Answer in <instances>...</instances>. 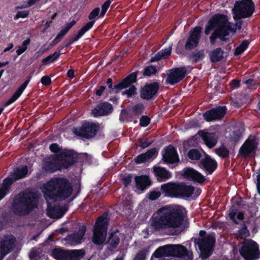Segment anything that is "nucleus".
<instances>
[{
	"label": "nucleus",
	"instance_id": "680f3d73",
	"mask_svg": "<svg viewBox=\"0 0 260 260\" xmlns=\"http://www.w3.org/2000/svg\"><path fill=\"white\" fill-rule=\"evenodd\" d=\"M230 85L233 89H238L240 86V80L237 79H233L230 81Z\"/></svg>",
	"mask_w": 260,
	"mask_h": 260
},
{
	"label": "nucleus",
	"instance_id": "4c0bfd02",
	"mask_svg": "<svg viewBox=\"0 0 260 260\" xmlns=\"http://www.w3.org/2000/svg\"><path fill=\"white\" fill-rule=\"evenodd\" d=\"M47 214L51 218H57L61 216L59 207L55 206L51 207L48 209Z\"/></svg>",
	"mask_w": 260,
	"mask_h": 260
},
{
	"label": "nucleus",
	"instance_id": "e2e57ef3",
	"mask_svg": "<svg viewBox=\"0 0 260 260\" xmlns=\"http://www.w3.org/2000/svg\"><path fill=\"white\" fill-rule=\"evenodd\" d=\"M133 176L132 174H128L122 179L123 183L125 187H127L132 182Z\"/></svg>",
	"mask_w": 260,
	"mask_h": 260
},
{
	"label": "nucleus",
	"instance_id": "f8f14e48",
	"mask_svg": "<svg viewBox=\"0 0 260 260\" xmlns=\"http://www.w3.org/2000/svg\"><path fill=\"white\" fill-rule=\"evenodd\" d=\"M99 130L98 123L85 120L80 127H74L73 133L77 136L90 139L94 137Z\"/></svg>",
	"mask_w": 260,
	"mask_h": 260
},
{
	"label": "nucleus",
	"instance_id": "49530a36",
	"mask_svg": "<svg viewBox=\"0 0 260 260\" xmlns=\"http://www.w3.org/2000/svg\"><path fill=\"white\" fill-rule=\"evenodd\" d=\"M129 87V89L124 91L122 94L126 95L127 98H132L137 94V89L135 85H132Z\"/></svg>",
	"mask_w": 260,
	"mask_h": 260
},
{
	"label": "nucleus",
	"instance_id": "bf43d9fd",
	"mask_svg": "<svg viewBox=\"0 0 260 260\" xmlns=\"http://www.w3.org/2000/svg\"><path fill=\"white\" fill-rule=\"evenodd\" d=\"M29 11L27 10L19 11L17 12L16 15L14 16V19L17 20L20 18H26L29 15Z\"/></svg>",
	"mask_w": 260,
	"mask_h": 260
},
{
	"label": "nucleus",
	"instance_id": "5fc2aeb1",
	"mask_svg": "<svg viewBox=\"0 0 260 260\" xmlns=\"http://www.w3.org/2000/svg\"><path fill=\"white\" fill-rule=\"evenodd\" d=\"M107 85L110 89V93H117L120 92L119 89H115V85H113V80L111 78H108L106 81Z\"/></svg>",
	"mask_w": 260,
	"mask_h": 260
},
{
	"label": "nucleus",
	"instance_id": "79ce46f5",
	"mask_svg": "<svg viewBox=\"0 0 260 260\" xmlns=\"http://www.w3.org/2000/svg\"><path fill=\"white\" fill-rule=\"evenodd\" d=\"M145 110V107L142 103H138L134 105L132 108V111L135 115L142 114Z\"/></svg>",
	"mask_w": 260,
	"mask_h": 260
},
{
	"label": "nucleus",
	"instance_id": "7c9ffc66",
	"mask_svg": "<svg viewBox=\"0 0 260 260\" xmlns=\"http://www.w3.org/2000/svg\"><path fill=\"white\" fill-rule=\"evenodd\" d=\"M119 231L116 229L109 233L106 243L109 244V249L113 250L117 248L120 242Z\"/></svg>",
	"mask_w": 260,
	"mask_h": 260
},
{
	"label": "nucleus",
	"instance_id": "6e6552de",
	"mask_svg": "<svg viewBox=\"0 0 260 260\" xmlns=\"http://www.w3.org/2000/svg\"><path fill=\"white\" fill-rule=\"evenodd\" d=\"M194 244L200 251V257L205 259L212 254L216 242L215 235L214 233L208 234L205 238H194Z\"/></svg>",
	"mask_w": 260,
	"mask_h": 260
},
{
	"label": "nucleus",
	"instance_id": "09e8293b",
	"mask_svg": "<svg viewBox=\"0 0 260 260\" xmlns=\"http://www.w3.org/2000/svg\"><path fill=\"white\" fill-rule=\"evenodd\" d=\"M30 43V40L28 38L24 40L22 44V45L18 47V49L16 51L17 55H20L24 52L27 49V46Z\"/></svg>",
	"mask_w": 260,
	"mask_h": 260
},
{
	"label": "nucleus",
	"instance_id": "473e14b6",
	"mask_svg": "<svg viewBox=\"0 0 260 260\" xmlns=\"http://www.w3.org/2000/svg\"><path fill=\"white\" fill-rule=\"evenodd\" d=\"M229 216L232 221L235 224H239V222L237 219L242 221L244 219V214L243 212H237V209L235 208L230 209Z\"/></svg>",
	"mask_w": 260,
	"mask_h": 260
},
{
	"label": "nucleus",
	"instance_id": "1a4fd4ad",
	"mask_svg": "<svg viewBox=\"0 0 260 260\" xmlns=\"http://www.w3.org/2000/svg\"><path fill=\"white\" fill-rule=\"evenodd\" d=\"M255 11V5L252 0L236 1L232 9L235 20L250 17Z\"/></svg>",
	"mask_w": 260,
	"mask_h": 260
},
{
	"label": "nucleus",
	"instance_id": "c85d7f7f",
	"mask_svg": "<svg viewBox=\"0 0 260 260\" xmlns=\"http://www.w3.org/2000/svg\"><path fill=\"white\" fill-rule=\"evenodd\" d=\"M153 173L159 182L166 181L172 177L171 173L168 170L161 167L154 166Z\"/></svg>",
	"mask_w": 260,
	"mask_h": 260
},
{
	"label": "nucleus",
	"instance_id": "412c9836",
	"mask_svg": "<svg viewBox=\"0 0 260 260\" xmlns=\"http://www.w3.org/2000/svg\"><path fill=\"white\" fill-rule=\"evenodd\" d=\"M162 160L166 164H173L179 161V156L176 149L170 145L164 148Z\"/></svg>",
	"mask_w": 260,
	"mask_h": 260
},
{
	"label": "nucleus",
	"instance_id": "dca6fc26",
	"mask_svg": "<svg viewBox=\"0 0 260 260\" xmlns=\"http://www.w3.org/2000/svg\"><path fill=\"white\" fill-rule=\"evenodd\" d=\"M186 73L187 70L184 67L171 69L167 77L166 82L171 85H174L182 80Z\"/></svg>",
	"mask_w": 260,
	"mask_h": 260
},
{
	"label": "nucleus",
	"instance_id": "864d4df0",
	"mask_svg": "<svg viewBox=\"0 0 260 260\" xmlns=\"http://www.w3.org/2000/svg\"><path fill=\"white\" fill-rule=\"evenodd\" d=\"M150 121L151 119L148 116L143 115L140 118L139 124L141 126L145 127L150 124Z\"/></svg>",
	"mask_w": 260,
	"mask_h": 260
},
{
	"label": "nucleus",
	"instance_id": "9d476101",
	"mask_svg": "<svg viewBox=\"0 0 260 260\" xmlns=\"http://www.w3.org/2000/svg\"><path fill=\"white\" fill-rule=\"evenodd\" d=\"M241 245L239 252L244 260H257L260 258L259 246L256 242L245 239Z\"/></svg>",
	"mask_w": 260,
	"mask_h": 260
},
{
	"label": "nucleus",
	"instance_id": "bb28decb",
	"mask_svg": "<svg viewBox=\"0 0 260 260\" xmlns=\"http://www.w3.org/2000/svg\"><path fill=\"white\" fill-rule=\"evenodd\" d=\"M158 154L157 149L155 147L150 148L146 152L137 155L134 159V161L137 164L145 163L150 160L153 157H156Z\"/></svg>",
	"mask_w": 260,
	"mask_h": 260
},
{
	"label": "nucleus",
	"instance_id": "c03bdc74",
	"mask_svg": "<svg viewBox=\"0 0 260 260\" xmlns=\"http://www.w3.org/2000/svg\"><path fill=\"white\" fill-rule=\"evenodd\" d=\"M94 24V21H89L78 31V33L81 36V37L88 31L91 29Z\"/></svg>",
	"mask_w": 260,
	"mask_h": 260
},
{
	"label": "nucleus",
	"instance_id": "a18cd8bd",
	"mask_svg": "<svg viewBox=\"0 0 260 260\" xmlns=\"http://www.w3.org/2000/svg\"><path fill=\"white\" fill-rule=\"evenodd\" d=\"M239 236L243 239L249 236V232L245 222H243L241 228L238 231Z\"/></svg>",
	"mask_w": 260,
	"mask_h": 260
},
{
	"label": "nucleus",
	"instance_id": "4d7b16f0",
	"mask_svg": "<svg viewBox=\"0 0 260 260\" xmlns=\"http://www.w3.org/2000/svg\"><path fill=\"white\" fill-rule=\"evenodd\" d=\"M50 150L53 153L58 154L64 150L57 143H52L49 146Z\"/></svg>",
	"mask_w": 260,
	"mask_h": 260
},
{
	"label": "nucleus",
	"instance_id": "aec40b11",
	"mask_svg": "<svg viewBox=\"0 0 260 260\" xmlns=\"http://www.w3.org/2000/svg\"><path fill=\"white\" fill-rule=\"evenodd\" d=\"M15 242V238L6 237L0 239V260H2L13 249Z\"/></svg>",
	"mask_w": 260,
	"mask_h": 260
},
{
	"label": "nucleus",
	"instance_id": "f257e3e1",
	"mask_svg": "<svg viewBox=\"0 0 260 260\" xmlns=\"http://www.w3.org/2000/svg\"><path fill=\"white\" fill-rule=\"evenodd\" d=\"M183 211L169 206L162 207L153 214L150 219L152 232L179 228L184 219Z\"/></svg>",
	"mask_w": 260,
	"mask_h": 260
},
{
	"label": "nucleus",
	"instance_id": "8fccbe9b",
	"mask_svg": "<svg viewBox=\"0 0 260 260\" xmlns=\"http://www.w3.org/2000/svg\"><path fill=\"white\" fill-rule=\"evenodd\" d=\"M216 151L220 157L224 158L228 157L230 154L229 150L224 146L218 148Z\"/></svg>",
	"mask_w": 260,
	"mask_h": 260
},
{
	"label": "nucleus",
	"instance_id": "2f4dec72",
	"mask_svg": "<svg viewBox=\"0 0 260 260\" xmlns=\"http://www.w3.org/2000/svg\"><path fill=\"white\" fill-rule=\"evenodd\" d=\"M170 245H166L157 248L152 254L155 258H161L163 256H171Z\"/></svg>",
	"mask_w": 260,
	"mask_h": 260
},
{
	"label": "nucleus",
	"instance_id": "e433bc0d",
	"mask_svg": "<svg viewBox=\"0 0 260 260\" xmlns=\"http://www.w3.org/2000/svg\"><path fill=\"white\" fill-rule=\"evenodd\" d=\"M205 57L204 50L202 49L199 51L193 52L189 56V58L192 61L197 62L202 60Z\"/></svg>",
	"mask_w": 260,
	"mask_h": 260
},
{
	"label": "nucleus",
	"instance_id": "f03ea898",
	"mask_svg": "<svg viewBox=\"0 0 260 260\" xmlns=\"http://www.w3.org/2000/svg\"><path fill=\"white\" fill-rule=\"evenodd\" d=\"M214 30L209 37L211 44H214L216 40L219 38L222 42L229 40L230 31L235 32L236 29L233 27V23L228 20V17L220 13L213 15L208 20L205 26V34L208 35L211 31Z\"/></svg>",
	"mask_w": 260,
	"mask_h": 260
},
{
	"label": "nucleus",
	"instance_id": "6ab92c4d",
	"mask_svg": "<svg viewBox=\"0 0 260 260\" xmlns=\"http://www.w3.org/2000/svg\"><path fill=\"white\" fill-rule=\"evenodd\" d=\"M170 251L171 256L179 258L186 257L189 260H192V252L181 245H170Z\"/></svg>",
	"mask_w": 260,
	"mask_h": 260
},
{
	"label": "nucleus",
	"instance_id": "2eb2a0df",
	"mask_svg": "<svg viewBox=\"0 0 260 260\" xmlns=\"http://www.w3.org/2000/svg\"><path fill=\"white\" fill-rule=\"evenodd\" d=\"M227 110L225 106H218L207 110L203 113V116L207 122L221 120L225 116Z\"/></svg>",
	"mask_w": 260,
	"mask_h": 260
},
{
	"label": "nucleus",
	"instance_id": "4be33fe9",
	"mask_svg": "<svg viewBox=\"0 0 260 260\" xmlns=\"http://www.w3.org/2000/svg\"><path fill=\"white\" fill-rule=\"evenodd\" d=\"M112 105L108 102H103L98 105L91 110V113L94 117L106 116L112 113Z\"/></svg>",
	"mask_w": 260,
	"mask_h": 260
},
{
	"label": "nucleus",
	"instance_id": "39448f33",
	"mask_svg": "<svg viewBox=\"0 0 260 260\" xmlns=\"http://www.w3.org/2000/svg\"><path fill=\"white\" fill-rule=\"evenodd\" d=\"M37 207V195L30 191L15 197L12 204L11 210L14 214L23 216L28 215Z\"/></svg>",
	"mask_w": 260,
	"mask_h": 260
},
{
	"label": "nucleus",
	"instance_id": "69168bd1",
	"mask_svg": "<svg viewBox=\"0 0 260 260\" xmlns=\"http://www.w3.org/2000/svg\"><path fill=\"white\" fill-rule=\"evenodd\" d=\"M64 36H63L61 33L59 32L56 37L53 39V40L51 42L50 44L51 46H53L58 43H59L61 40L62 39Z\"/></svg>",
	"mask_w": 260,
	"mask_h": 260
},
{
	"label": "nucleus",
	"instance_id": "f3484780",
	"mask_svg": "<svg viewBox=\"0 0 260 260\" xmlns=\"http://www.w3.org/2000/svg\"><path fill=\"white\" fill-rule=\"evenodd\" d=\"M181 175L187 180L192 181L199 184H203L206 178L201 173L191 168H186L181 173Z\"/></svg>",
	"mask_w": 260,
	"mask_h": 260
},
{
	"label": "nucleus",
	"instance_id": "c756f323",
	"mask_svg": "<svg viewBox=\"0 0 260 260\" xmlns=\"http://www.w3.org/2000/svg\"><path fill=\"white\" fill-rule=\"evenodd\" d=\"M135 180L137 188L141 190L150 187L152 184L149 177L147 175L136 176Z\"/></svg>",
	"mask_w": 260,
	"mask_h": 260
},
{
	"label": "nucleus",
	"instance_id": "9b49d317",
	"mask_svg": "<svg viewBox=\"0 0 260 260\" xmlns=\"http://www.w3.org/2000/svg\"><path fill=\"white\" fill-rule=\"evenodd\" d=\"M83 249L68 250L56 247L51 251V256L56 260H79L85 255Z\"/></svg>",
	"mask_w": 260,
	"mask_h": 260
},
{
	"label": "nucleus",
	"instance_id": "4468645a",
	"mask_svg": "<svg viewBox=\"0 0 260 260\" xmlns=\"http://www.w3.org/2000/svg\"><path fill=\"white\" fill-rule=\"evenodd\" d=\"M258 143L255 136L249 137L240 147L238 151V156L247 158L255 154Z\"/></svg>",
	"mask_w": 260,
	"mask_h": 260
},
{
	"label": "nucleus",
	"instance_id": "13d9d810",
	"mask_svg": "<svg viewBox=\"0 0 260 260\" xmlns=\"http://www.w3.org/2000/svg\"><path fill=\"white\" fill-rule=\"evenodd\" d=\"M244 83L247 85L248 88L251 89H256L257 86L255 80L253 79H248L244 82Z\"/></svg>",
	"mask_w": 260,
	"mask_h": 260
},
{
	"label": "nucleus",
	"instance_id": "cd10ccee",
	"mask_svg": "<svg viewBox=\"0 0 260 260\" xmlns=\"http://www.w3.org/2000/svg\"><path fill=\"white\" fill-rule=\"evenodd\" d=\"M177 197L182 198H190L193 194L195 188L191 185H187L184 182H179Z\"/></svg>",
	"mask_w": 260,
	"mask_h": 260
},
{
	"label": "nucleus",
	"instance_id": "ea45409f",
	"mask_svg": "<svg viewBox=\"0 0 260 260\" xmlns=\"http://www.w3.org/2000/svg\"><path fill=\"white\" fill-rule=\"evenodd\" d=\"M243 131L239 128L233 131L230 135L231 141L235 143L238 142L242 137Z\"/></svg>",
	"mask_w": 260,
	"mask_h": 260
},
{
	"label": "nucleus",
	"instance_id": "3c124183",
	"mask_svg": "<svg viewBox=\"0 0 260 260\" xmlns=\"http://www.w3.org/2000/svg\"><path fill=\"white\" fill-rule=\"evenodd\" d=\"M138 143L139 144V146L142 149H144L150 146L153 143V140H151L150 141H148L147 139H144V138H141L138 139Z\"/></svg>",
	"mask_w": 260,
	"mask_h": 260
},
{
	"label": "nucleus",
	"instance_id": "7ed1b4c3",
	"mask_svg": "<svg viewBox=\"0 0 260 260\" xmlns=\"http://www.w3.org/2000/svg\"><path fill=\"white\" fill-rule=\"evenodd\" d=\"M43 192L45 199L63 201L73 192L71 183L65 177H53L43 185Z\"/></svg>",
	"mask_w": 260,
	"mask_h": 260
},
{
	"label": "nucleus",
	"instance_id": "a211bd4d",
	"mask_svg": "<svg viewBox=\"0 0 260 260\" xmlns=\"http://www.w3.org/2000/svg\"><path fill=\"white\" fill-rule=\"evenodd\" d=\"M198 166L201 169L204 170L207 174H212L217 168L216 161L212 159L211 156L207 154L204 158L201 159Z\"/></svg>",
	"mask_w": 260,
	"mask_h": 260
},
{
	"label": "nucleus",
	"instance_id": "423d86ee",
	"mask_svg": "<svg viewBox=\"0 0 260 260\" xmlns=\"http://www.w3.org/2000/svg\"><path fill=\"white\" fill-rule=\"evenodd\" d=\"M28 174V167L26 165L14 168L10 175L5 178L0 184V201L10 192L11 186L18 180L25 178Z\"/></svg>",
	"mask_w": 260,
	"mask_h": 260
},
{
	"label": "nucleus",
	"instance_id": "603ef678",
	"mask_svg": "<svg viewBox=\"0 0 260 260\" xmlns=\"http://www.w3.org/2000/svg\"><path fill=\"white\" fill-rule=\"evenodd\" d=\"M100 9L99 7H96L93 9L91 12L89 13L88 18L90 21H94L95 22V18L100 14Z\"/></svg>",
	"mask_w": 260,
	"mask_h": 260
},
{
	"label": "nucleus",
	"instance_id": "6e6d98bb",
	"mask_svg": "<svg viewBox=\"0 0 260 260\" xmlns=\"http://www.w3.org/2000/svg\"><path fill=\"white\" fill-rule=\"evenodd\" d=\"M111 3V2L110 1L107 0L102 5V10H101V12L100 14V17H101V18L104 17L106 13L107 12V10H108Z\"/></svg>",
	"mask_w": 260,
	"mask_h": 260
},
{
	"label": "nucleus",
	"instance_id": "37998d69",
	"mask_svg": "<svg viewBox=\"0 0 260 260\" xmlns=\"http://www.w3.org/2000/svg\"><path fill=\"white\" fill-rule=\"evenodd\" d=\"M199 43V41L189 36L186 42L185 48L186 50H190L196 47L198 45Z\"/></svg>",
	"mask_w": 260,
	"mask_h": 260
},
{
	"label": "nucleus",
	"instance_id": "58836bf2",
	"mask_svg": "<svg viewBox=\"0 0 260 260\" xmlns=\"http://www.w3.org/2000/svg\"><path fill=\"white\" fill-rule=\"evenodd\" d=\"M157 73L156 67L150 65L146 67L143 70V75L144 77H151Z\"/></svg>",
	"mask_w": 260,
	"mask_h": 260
},
{
	"label": "nucleus",
	"instance_id": "ddd939ff",
	"mask_svg": "<svg viewBox=\"0 0 260 260\" xmlns=\"http://www.w3.org/2000/svg\"><path fill=\"white\" fill-rule=\"evenodd\" d=\"M159 88L158 82L146 83L139 89L140 97L143 100H153L158 96Z\"/></svg>",
	"mask_w": 260,
	"mask_h": 260
},
{
	"label": "nucleus",
	"instance_id": "a878e982",
	"mask_svg": "<svg viewBox=\"0 0 260 260\" xmlns=\"http://www.w3.org/2000/svg\"><path fill=\"white\" fill-rule=\"evenodd\" d=\"M31 79V76H28L27 77L26 80L18 87L12 96L5 103L4 105L5 107L8 106L9 105L14 103L18 99V98L23 93L24 89L26 88Z\"/></svg>",
	"mask_w": 260,
	"mask_h": 260
},
{
	"label": "nucleus",
	"instance_id": "5701e85b",
	"mask_svg": "<svg viewBox=\"0 0 260 260\" xmlns=\"http://www.w3.org/2000/svg\"><path fill=\"white\" fill-rule=\"evenodd\" d=\"M138 71H136L132 73L129 74L126 77L123 78L120 82L115 84V89L121 90L131 87L134 83H135L138 81Z\"/></svg>",
	"mask_w": 260,
	"mask_h": 260
},
{
	"label": "nucleus",
	"instance_id": "0e129e2a",
	"mask_svg": "<svg viewBox=\"0 0 260 260\" xmlns=\"http://www.w3.org/2000/svg\"><path fill=\"white\" fill-rule=\"evenodd\" d=\"M41 82L43 85L49 86L51 84L52 81L50 77L45 75L41 78Z\"/></svg>",
	"mask_w": 260,
	"mask_h": 260
},
{
	"label": "nucleus",
	"instance_id": "c9c22d12",
	"mask_svg": "<svg viewBox=\"0 0 260 260\" xmlns=\"http://www.w3.org/2000/svg\"><path fill=\"white\" fill-rule=\"evenodd\" d=\"M187 155L188 158L191 160H199L202 157L201 152L198 149L195 148L189 149Z\"/></svg>",
	"mask_w": 260,
	"mask_h": 260
},
{
	"label": "nucleus",
	"instance_id": "338daca9",
	"mask_svg": "<svg viewBox=\"0 0 260 260\" xmlns=\"http://www.w3.org/2000/svg\"><path fill=\"white\" fill-rule=\"evenodd\" d=\"M83 236H82L78 232L73 233L70 236L71 239L72 241L75 242L80 241L83 238Z\"/></svg>",
	"mask_w": 260,
	"mask_h": 260
},
{
	"label": "nucleus",
	"instance_id": "393cba45",
	"mask_svg": "<svg viewBox=\"0 0 260 260\" xmlns=\"http://www.w3.org/2000/svg\"><path fill=\"white\" fill-rule=\"evenodd\" d=\"M179 183L169 182L161 185V190L166 196L177 198Z\"/></svg>",
	"mask_w": 260,
	"mask_h": 260
},
{
	"label": "nucleus",
	"instance_id": "774afa93",
	"mask_svg": "<svg viewBox=\"0 0 260 260\" xmlns=\"http://www.w3.org/2000/svg\"><path fill=\"white\" fill-rule=\"evenodd\" d=\"M39 256V253L36 249H32L29 253V258L30 260H38L37 257Z\"/></svg>",
	"mask_w": 260,
	"mask_h": 260
},
{
	"label": "nucleus",
	"instance_id": "f704fd0d",
	"mask_svg": "<svg viewBox=\"0 0 260 260\" xmlns=\"http://www.w3.org/2000/svg\"><path fill=\"white\" fill-rule=\"evenodd\" d=\"M249 44V41L247 40H243L240 44L236 48L234 51V55L236 56L242 54L247 49Z\"/></svg>",
	"mask_w": 260,
	"mask_h": 260
},
{
	"label": "nucleus",
	"instance_id": "20e7f679",
	"mask_svg": "<svg viewBox=\"0 0 260 260\" xmlns=\"http://www.w3.org/2000/svg\"><path fill=\"white\" fill-rule=\"evenodd\" d=\"M79 158V154L73 149H64L52 158H47L44 163V169L50 173L68 169L73 166Z\"/></svg>",
	"mask_w": 260,
	"mask_h": 260
},
{
	"label": "nucleus",
	"instance_id": "de8ad7c7",
	"mask_svg": "<svg viewBox=\"0 0 260 260\" xmlns=\"http://www.w3.org/2000/svg\"><path fill=\"white\" fill-rule=\"evenodd\" d=\"M132 116L130 115L127 110L126 109H122L119 116V120L121 122H129L131 121Z\"/></svg>",
	"mask_w": 260,
	"mask_h": 260
},
{
	"label": "nucleus",
	"instance_id": "b1692460",
	"mask_svg": "<svg viewBox=\"0 0 260 260\" xmlns=\"http://www.w3.org/2000/svg\"><path fill=\"white\" fill-rule=\"evenodd\" d=\"M198 134L209 148H212L216 145L218 138L215 133L200 130Z\"/></svg>",
	"mask_w": 260,
	"mask_h": 260
},
{
	"label": "nucleus",
	"instance_id": "72a5a7b5",
	"mask_svg": "<svg viewBox=\"0 0 260 260\" xmlns=\"http://www.w3.org/2000/svg\"><path fill=\"white\" fill-rule=\"evenodd\" d=\"M224 51L220 47L212 50L209 54V58L211 62L216 63L221 60L223 58Z\"/></svg>",
	"mask_w": 260,
	"mask_h": 260
},
{
	"label": "nucleus",
	"instance_id": "a19ab883",
	"mask_svg": "<svg viewBox=\"0 0 260 260\" xmlns=\"http://www.w3.org/2000/svg\"><path fill=\"white\" fill-rule=\"evenodd\" d=\"M202 27L200 26L194 27L190 31L189 37L200 41Z\"/></svg>",
	"mask_w": 260,
	"mask_h": 260
},
{
	"label": "nucleus",
	"instance_id": "0eeeda50",
	"mask_svg": "<svg viewBox=\"0 0 260 260\" xmlns=\"http://www.w3.org/2000/svg\"><path fill=\"white\" fill-rule=\"evenodd\" d=\"M110 218L104 213L98 217L93 226L92 242L96 245H102L106 241Z\"/></svg>",
	"mask_w": 260,
	"mask_h": 260
},
{
	"label": "nucleus",
	"instance_id": "052dcab7",
	"mask_svg": "<svg viewBox=\"0 0 260 260\" xmlns=\"http://www.w3.org/2000/svg\"><path fill=\"white\" fill-rule=\"evenodd\" d=\"M172 51V47L169 46L168 48L162 49L159 51L161 55L162 56V59H166L170 55Z\"/></svg>",
	"mask_w": 260,
	"mask_h": 260
}]
</instances>
